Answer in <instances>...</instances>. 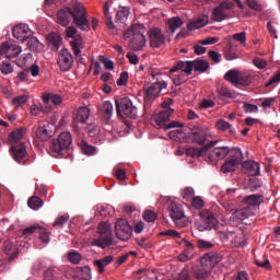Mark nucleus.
<instances>
[{"instance_id": "nucleus-60", "label": "nucleus", "mask_w": 280, "mask_h": 280, "mask_svg": "<svg viewBox=\"0 0 280 280\" xmlns=\"http://www.w3.org/2000/svg\"><path fill=\"white\" fill-rule=\"evenodd\" d=\"M233 40L245 45V43L247 42V34L245 32L236 33L235 35H233Z\"/></svg>"}, {"instance_id": "nucleus-57", "label": "nucleus", "mask_w": 280, "mask_h": 280, "mask_svg": "<svg viewBox=\"0 0 280 280\" xmlns=\"http://www.w3.org/2000/svg\"><path fill=\"white\" fill-rule=\"evenodd\" d=\"M208 55H209V58H210L211 61H213L214 63H221V61H222V55L221 54H219L215 50H209Z\"/></svg>"}, {"instance_id": "nucleus-55", "label": "nucleus", "mask_w": 280, "mask_h": 280, "mask_svg": "<svg viewBox=\"0 0 280 280\" xmlns=\"http://www.w3.org/2000/svg\"><path fill=\"white\" fill-rule=\"evenodd\" d=\"M160 129L167 131L171 128H183V124L178 122V121H172V122H164L163 125H159Z\"/></svg>"}, {"instance_id": "nucleus-33", "label": "nucleus", "mask_w": 280, "mask_h": 280, "mask_svg": "<svg viewBox=\"0 0 280 280\" xmlns=\"http://www.w3.org/2000/svg\"><path fill=\"white\" fill-rule=\"evenodd\" d=\"M128 14H130V9L128 7H122L116 12L115 23L116 24H125L128 20Z\"/></svg>"}, {"instance_id": "nucleus-50", "label": "nucleus", "mask_w": 280, "mask_h": 280, "mask_svg": "<svg viewBox=\"0 0 280 280\" xmlns=\"http://www.w3.org/2000/svg\"><path fill=\"white\" fill-rule=\"evenodd\" d=\"M27 101H28V96L26 95L15 96L14 98H12V106H14L15 108H19L20 106H23L24 104H26Z\"/></svg>"}, {"instance_id": "nucleus-11", "label": "nucleus", "mask_w": 280, "mask_h": 280, "mask_svg": "<svg viewBox=\"0 0 280 280\" xmlns=\"http://www.w3.org/2000/svg\"><path fill=\"white\" fill-rule=\"evenodd\" d=\"M166 88L167 83L165 81H158L151 83L150 86H144L142 89L144 91V105L148 106L150 102L156 100L161 92Z\"/></svg>"}, {"instance_id": "nucleus-27", "label": "nucleus", "mask_w": 280, "mask_h": 280, "mask_svg": "<svg viewBox=\"0 0 280 280\" xmlns=\"http://www.w3.org/2000/svg\"><path fill=\"white\" fill-rule=\"evenodd\" d=\"M208 24H209L208 16H201V18L189 21L186 27L188 28V31H197V30H200L201 27H205Z\"/></svg>"}, {"instance_id": "nucleus-52", "label": "nucleus", "mask_w": 280, "mask_h": 280, "mask_svg": "<svg viewBox=\"0 0 280 280\" xmlns=\"http://www.w3.org/2000/svg\"><path fill=\"white\" fill-rule=\"evenodd\" d=\"M68 221H69V215L63 214L61 217H58L57 220H55V223L52 224V226L62 229Z\"/></svg>"}, {"instance_id": "nucleus-4", "label": "nucleus", "mask_w": 280, "mask_h": 280, "mask_svg": "<svg viewBox=\"0 0 280 280\" xmlns=\"http://www.w3.org/2000/svg\"><path fill=\"white\" fill-rule=\"evenodd\" d=\"M144 25H132L124 33V39L129 40V48L133 51L142 50L145 46Z\"/></svg>"}, {"instance_id": "nucleus-1", "label": "nucleus", "mask_w": 280, "mask_h": 280, "mask_svg": "<svg viewBox=\"0 0 280 280\" xmlns=\"http://www.w3.org/2000/svg\"><path fill=\"white\" fill-rule=\"evenodd\" d=\"M86 15L88 13L83 4L81 2H74L70 8H63L57 12V23L62 27H67L72 19L74 25L79 27L80 31H90L91 23H89Z\"/></svg>"}, {"instance_id": "nucleus-40", "label": "nucleus", "mask_w": 280, "mask_h": 280, "mask_svg": "<svg viewBox=\"0 0 280 280\" xmlns=\"http://www.w3.org/2000/svg\"><path fill=\"white\" fill-rule=\"evenodd\" d=\"M54 110V106H40V108L36 105H32V107H30V114H32L33 116H37L39 115V113H44V114H48L51 113Z\"/></svg>"}, {"instance_id": "nucleus-34", "label": "nucleus", "mask_w": 280, "mask_h": 280, "mask_svg": "<svg viewBox=\"0 0 280 280\" xmlns=\"http://www.w3.org/2000/svg\"><path fill=\"white\" fill-rule=\"evenodd\" d=\"M103 16L105 18L106 27L110 31L115 30V25L113 22V15H110V12H109L108 2H105V4L103 5Z\"/></svg>"}, {"instance_id": "nucleus-53", "label": "nucleus", "mask_w": 280, "mask_h": 280, "mask_svg": "<svg viewBox=\"0 0 280 280\" xmlns=\"http://www.w3.org/2000/svg\"><path fill=\"white\" fill-rule=\"evenodd\" d=\"M0 70L3 75H9L10 73H13V67L9 61H2Z\"/></svg>"}, {"instance_id": "nucleus-38", "label": "nucleus", "mask_w": 280, "mask_h": 280, "mask_svg": "<svg viewBox=\"0 0 280 280\" xmlns=\"http://www.w3.org/2000/svg\"><path fill=\"white\" fill-rule=\"evenodd\" d=\"M218 94L222 100H234L235 93L234 91L230 90L226 85H222L218 89Z\"/></svg>"}, {"instance_id": "nucleus-59", "label": "nucleus", "mask_w": 280, "mask_h": 280, "mask_svg": "<svg viewBox=\"0 0 280 280\" xmlns=\"http://www.w3.org/2000/svg\"><path fill=\"white\" fill-rule=\"evenodd\" d=\"M220 238H222L223 241L234 242L235 231L220 232Z\"/></svg>"}, {"instance_id": "nucleus-48", "label": "nucleus", "mask_w": 280, "mask_h": 280, "mask_svg": "<svg viewBox=\"0 0 280 280\" xmlns=\"http://www.w3.org/2000/svg\"><path fill=\"white\" fill-rule=\"evenodd\" d=\"M58 277V270L56 268H48L46 271H44V279L45 280H57Z\"/></svg>"}, {"instance_id": "nucleus-35", "label": "nucleus", "mask_w": 280, "mask_h": 280, "mask_svg": "<svg viewBox=\"0 0 280 280\" xmlns=\"http://www.w3.org/2000/svg\"><path fill=\"white\" fill-rule=\"evenodd\" d=\"M174 113L173 109H164L159 113L158 117H155V125L163 126L167 121H170V117Z\"/></svg>"}, {"instance_id": "nucleus-20", "label": "nucleus", "mask_w": 280, "mask_h": 280, "mask_svg": "<svg viewBox=\"0 0 280 280\" xmlns=\"http://www.w3.org/2000/svg\"><path fill=\"white\" fill-rule=\"evenodd\" d=\"M222 261V256L215 252H211L202 256L200 262L205 268H214L219 262Z\"/></svg>"}, {"instance_id": "nucleus-29", "label": "nucleus", "mask_w": 280, "mask_h": 280, "mask_svg": "<svg viewBox=\"0 0 280 280\" xmlns=\"http://www.w3.org/2000/svg\"><path fill=\"white\" fill-rule=\"evenodd\" d=\"M26 133V129L20 128L15 129L14 131H11L10 136H8V142H10L11 145H18L19 142L22 141L23 136Z\"/></svg>"}, {"instance_id": "nucleus-13", "label": "nucleus", "mask_w": 280, "mask_h": 280, "mask_svg": "<svg viewBox=\"0 0 280 280\" xmlns=\"http://www.w3.org/2000/svg\"><path fill=\"white\" fill-rule=\"evenodd\" d=\"M73 65H74L73 54L67 48H62L61 50H59V54H58L59 70H61V72H69L73 68Z\"/></svg>"}, {"instance_id": "nucleus-56", "label": "nucleus", "mask_w": 280, "mask_h": 280, "mask_svg": "<svg viewBox=\"0 0 280 280\" xmlns=\"http://www.w3.org/2000/svg\"><path fill=\"white\" fill-rule=\"evenodd\" d=\"M160 236H168L174 240L180 238V233L175 230H165L163 232H160Z\"/></svg>"}, {"instance_id": "nucleus-46", "label": "nucleus", "mask_w": 280, "mask_h": 280, "mask_svg": "<svg viewBox=\"0 0 280 280\" xmlns=\"http://www.w3.org/2000/svg\"><path fill=\"white\" fill-rule=\"evenodd\" d=\"M255 265H257L259 268H264L266 270L271 269V265L269 261V258L266 257V255L262 256V258H255L254 260Z\"/></svg>"}, {"instance_id": "nucleus-7", "label": "nucleus", "mask_w": 280, "mask_h": 280, "mask_svg": "<svg viewBox=\"0 0 280 280\" xmlns=\"http://www.w3.org/2000/svg\"><path fill=\"white\" fill-rule=\"evenodd\" d=\"M167 211L176 228L184 229L185 226L188 225L189 219L184 213L183 206L176 202H171V205H168Z\"/></svg>"}, {"instance_id": "nucleus-36", "label": "nucleus", "mask_w": 280, "mask_h": 280, "mask_svg": "<svg viewBox=\"0 0 280 280\" xmlns=\"http://www.w3.org/2000/svg\"><path fill=\"white\" fill-rule=\"evenodd\" d=\"M43 100L46 106H51L49 103H52L54 106H60L62 103V97L58 94H46Z\"/></svg>"}, {"instance_id": "nucleus-54", "label": "nucleus", "mask_w": 280, "mask_h": 280, "mask_svg": "<svg viewBox=\"0 0 280 280\" xmlns=\"http://www.w3.org/2000/svg\"><path fill=\"white\" fill-rule=\"evenodd\" d=\"M27 48L30 51H36L37 47H39V40H37V37H28L27 38Z\"/></svg>"}, {"instance_id": "nucleus-64", "label": "nucleus", "mask_w": 280, "mask_h": 280, "mask_svg": "<svg viewBox=\"0 0 280 280\" xmlns=\"http://www.w3.org/2000/svg\"><path fill=\"white\" fill-rule=\"evenodd\" d=\"M81 279L83 280H92V271L89 267L81 268Z\"/></svg>"}, {"instance_id": "nucleus-22", "label": "nucleus", "mask_w": 280, "mask_h": 280, "mask_svg": "<svg viewBox=\"0 0 280 280\" xmlns=\"http://www.w3.org/2000/svg\"><path fill=\"white\" fill-rule=\"evenodd\" d=\"M98 115L102 117L104 121L108 122L114 115L113 103H110L109 101L103 102L102 105L98 106Z\"/></svg>"}, {"instance_id": "nucleus-43", "label": "nucleus", "mask_w": 280, "mask_h": 280, "mask_svg": "<svg viewBox=\"0 0 280 280\" xmlns=\"http://www.w3.org/2000/svg\"><path fill=\"white\" fill-rule=\"evenodd\" d=\"M167 26L172 33H175V31H177L180 26H183V20H180L179 18L168 19Z\"/></svg>"}, {"instance_id": "nucleus-17", "label": "nucleus", "mask_w": 280, "mask_h": 280, "mask_svg": "<svg viewBox=\"0 0 280 280\" xmlns=\"http://www.w3.org/2000/svg\"><path fill=\"white\" fill-rule=\"evenodd\" d=\"M147 34L149 35V44L151 48H160L165 44L166 36L160 28H150Z\"/></svg>"}, {"instance_id": "nucleus-24", "label": "nucleus", "mask_w": 280, "mask_h": 280, "mask_svg": "<svg viewBox=\"0 0 280 280\" xmlns=\"http://www.w3.org/2000/svg\"><path fill=\"white\" fill-rule=\"evenodd\" d=\"M182 242L184 243L185 249L182 254L177 255V261H189L194 257V245L185 238H182Z\"/></svg>"}, {"instance_id": "nucleus-23", "label": "nucleus", "mask_w": 280, "mask_h": 280, "mask_svg": "<svg viewBox=\"0 0 280 280\" xmlns=\"http://www.w3.org/2000/svg\"><path fill=\"white\" fill-rule=\"evenodd\" d=\"M192 62L191 61H177L168 72L176 73L180 71L182 73H185L186 75H191L192 73Z\"/></svg>"}, {"instance_id": "nucleus-18", "label": "nucleus", "mask_w": 280, "mask_h": 280, "mask_svg": "<svg viewBox=\"0 0 280 280\" xmlns=\"http://www.w3.org/2000/svg\"><path fill=\"white\" fill-rule=\"evenodd\" d=\"M20 54H22V48L19 45L13 44L11 42H5L0 47V55H5L8 59H13L18 57Z\"/></svg>"}, {"instance_id": "nucleus-6", "label": "nucleus", "mask_w": 280, "mask_h": 280, "mask_svg": "<svg viewBox=\"0 0 280 280\" xmlns=\"http://www.w3.org/2000/svg\"><path fill=\"white\" fill-rule=\"evenodd\" d=\"M98 234L101 237L93 240V246L104 249L113 245V230H110V225L108 223L102 222L98 224Z\"/></svg>"}, {"instance_id": "nucleus-8", "label": "nucleus", "mask_w": 280, "mask_h": 280, "mask_svg": "<svg viewBox=\"0 0 280 280\" xmlns=\"http://www.w3.org/2000/svg\"><path fill=\"white\" fill-rule=\"evenodd\" d=\"M224 80L231 82L233 86L241 89V86H249V84H252V73L229 70L226 74H224Z\"/></svg>"}, {"instance_id": "nucleus-45", "label": "nucleus", "mask_w": 280, "mask_h": 280, "mask_svg": "<svg viewBox=\"0 0 280 280\" xmlns=\"http://www.w3.org/2000/svg\"><path fill=\"white\" fill-rule=\"evenodd\" d=\"M67 258H68V261L72 262L74 265H79L80 261H82V259H83L82 255L75 250L68 252Z\"/></svg>"}, {"instance_id": "nucleus-21", "label": "nucleus", "mask_w": 280, "mask_h": 280, "mask_svg": "<svg viewBox=\"0 0 280 280\" xmlns=\"http://www.w3.org/2000/svg\"><path fill=\"white\" fill-rule=\"evenodd\" d=\"M52 125L49 122L38 125L36 129V137L38 140L48 141L50 138H52Z\"/></svg>"}, {"instance_id": "nucleus-42", "label": "nucleus", "mask_w": 280, "mask_h": 280, "mask_svg": "<svg viewBox=\"0 0 280 280\" xmlns=\"http://www.w3.org/2000/svg\"><path fill=\"white\" fill-rule=\"evenodd\" d=\"M247 209L248 208L236 210L235 212L232 213L231 219L233 221H235V222H240V221L246 220L248 218Z\"/></svg>"}, {"instance_id": "nucleus-16", "label": "nucleus", "mask_w": 280, "mask_h": 280, "mask_svg": "<svg viewBox=\"0 0 280 280\" xmlns=\"http://www.w3.org/2000/svg\"><path fill=\"white\" fill-rule=\"evenodd\" d=\"M208 137H210V131L206 127H197L192 131H190L189 136H187L188 140L192 143H197L202 145L208 141Z\"/></svg>"}, {"instance_id": "nucleus-19", "label": "nucleus", "mask_w": 280, "mask_h": 280, "mask_svg": "<svg viewBox=\"0 0 280 280\" xmlns=\"http://www.w3.org/2000/svg\"><path fill=\"white\" fill-rule=\"evenodd\" d=\"M33 32L28 28V25L20 24L15 25L12 28V36L21 43L26 42L30 37H32Z\"/></svg>"}, {"instance_id": "nucleus-2", "label": "nucleus", "mask_w": 280, "mask_h": 280, "mask_svg": "<svg viewBox=\"0 0 280 280\" xmlns=\"http://www.w3.org/2000/svg\"><path fill=\"white\" fill-rule=\"evenodd\" d=\"M219 143L218 140L209 141L202 148H188L185 153L188 158H205L208 155V159L211 164H217L218 161H222L229 155L231 159L232 150L228 147H218L210 151L214 145ZM210 151V152H209Z\"/></svg>"}, {"instance_id": "nucleus-12", "label": "nucleus", "mask_w": 280, "mask_h": 280, "mask_svg": "<svg viewBox=\"0 0 280 280\" xmlns=\"http://www.w3.org/2000/svg\"><path fill=\"white\" fill-rule=\"evenodd\" d=\"M244 155L241 149H232L231 158L222 165V173L230 174L238 167V165L243 162Z\"/></svg>"}, {"instance_id": "nucleus-10", "label": "nucleus", "mask_w": 280, "mask_h": 280, "mask_svg": "<svg viewBox=\"0 0 280 280\" xmlns=\"http://www.w3.org/2000/svg\"><path fill=\"white\" fill-rule=\"evenodd\" d=\"M66 37L71 38L70 45L74 56L79 57L84 48V42L82 35L78 34V30L74 26H69L66 28Z\"/></svg>"}, {"instance_id": "nucleus-30", "label": "nucleus", "mask_w": 280, "mask_h": 280, "mask_svg": "<svg viewBox=\"0 0 280 280\" xmlns=\"http://www.w3.org/2000/svg\"><path fill=\"white\" fill-rule=\"evenodd\" d=\"M90 116V110L86 106H81L79 109H77V113L74 115V121L77 124H86Z\"/></svg>"}, {"instance_id": "nucleus-44", "label": "nucleus", "mask_w": 280, "mask_h": 280, "mask_svg": "<svg viewBox=\"0 0 280 280\" xmlns=\"http://www.w3.org/2000/svg\"><path fill=\"white\" fill-rule=\"evenodd\" d=\"M44 202L39 197H30L27 200V206L30 209L37 210L40 209Z\"/></svg>"}, {"instance_id": "nucleus-26", "label": "nucleus", "mask_w": 280, "mask_h": 280, "mask_svg": "<svg viewBox=\"0 0 280 280\" xmlns=\"http://www.w3.org/2000/svg\"><path fill=\"white\" fill-rule=\"evenodd\" d=\"M47 40L50 50L57 51L60 49L62 44V37L59 34H57L56 32L50 33L47 37Z\"/></svg>"}, {"instance_id": "nucleus-47", "label": "nucleus", "mask_w": 280, "mask_h": 280, "mask_svg": "<svg viewBox=\"0 0 280 280\" xmlns=\"http://www.w3.org/2000/svg\"><path fill=\"white\" fill-rule=\"evenodd\" d=\"M228 19V14L221 8L213 9V20L215 22H222Z\"/></svg>"}, {"instance_id": "nucleus-49", "label": "nucleus", "mask_w": 280, "mask_h": 280, "mask_svg": "<svg viewBox=\"0 0 280 280\" xmlns=\"http://www.w3.org/2000/svg\"><path fill=\"white\" fill-rule=\"evenodd\" d=\"M215 127L220 130V131H226L229 130L231 133H234V129L232 128L230 122H226L225 120L221 119L218 121V124H215Z\"/></svg>"}, {"instance_id": "nucleus-25", "label": "nucleus", "mask_w": 280, "mask_h": 280, "mask_svg": "<svg viewBox=\"0 0 280 280\" xmlns=\"http://www.w3.org/2000/svg\"><path fill=\"white\" fill-rule=\"evenodd\" d=\"M242 171L248 176H258L260 175V164L256 161H245L242 164Z\"/></svg>"}, {"instance_id": "nucleus-15", "label": "nucleus", "mask_w": 280, "mask_h": 280, "mask_svg": "<svg viewBox=\"0 0 280 280\" xmlns=\"http://www.w3.org/2000/svg\"><path fill=\"white\" fill-rule=\"evenodd\" d=\"M11 158L19 164L25 165L28 161V154L26 151V145L23 142L19 144H12L10 149Z\"/></svg>"}, {"instance_id": "nucleus-14", "label": "nucleus", "mask_w": 280, "mask_h": 280, "mask_svg": "<svg viewBox=\"0 0 280 280\" xmlns=\"http://www.w3.org/2000/svg\"><path fill=\"white\" fill-rule=\"evenodd\" d=\"M115 234L122 242L131 238L132 228L126 219H118L115 224Z\"/></svg>"}, {"instance_id": "nucleus-5", "label": "nucleus", "mask_w": 280, "mask_h": 280, "mask_svg": "<svg viewBox=\"0 0 280 280\" xmlns=\"http://www.w3.org/2000/svg\"><path fill=\"white\" fill-rule=\"evenodd\" d=\"M115 106H116V114H118V116L124 115L125 117L132 120L137 118L138 109L132 104V101L128 96L115 100Z\"/></svg>"}, {"instance_id": "nucleus-63", "label": "nucleus", "mask_w": 280, "mask_h": 280, "mask_svg": "<svg viewBox=\"0 0 280 280\" xmlns=\"http://www.w3.org/2000/svg\"><path fill=\"white\" fill-rule=\"evenodd\" d=\"M101 62L105 67V70H114V61L109 60L108 58L101 56L100 57Z\"/></svg>"}, {"instance_id": "nucleus-41", "label": "nucleus", "mask_w": 280, "mask_h": 280, "mask_svg": "<svg viewBox=\"0 0 280 280\" xmlns=\"http://www.w3.org/2000/svg\"><path fill=\"white\" fill-rule=\"evenodd\" d=\"M80 148L81 151L83 152V154L88 155V156H92L93 154L96 153V148L93 147L92 144H89L86 141L82 140L80 142Z\"/></svg>"}, {"instance_id": "nucleus-32", "label": "nucleus", "mask_w": 280, "mask_h": 280, "mask_svg": "<svg viewBox=\"0 0 280 280\" xmlns=\"http://www.w3.org/2000/svg\"><path fill=\"white\" fill-rule=\"evenodd\" d=\"M190 62H192V69L195 72L206 73L210 68V63L203 59H197Z\"/></svg>"}, {"instance_id": "nucleus-62", "label": "nucleus", "mask_w": 280, "mask_h": 280, "mask_svg": "<svg viewBox=\"0 0 280 280\" xmlns=\"http://www.w3.org/2000/svg\"><path fill=\"white\" fill-rule=\"evenodd\" d=\"M142 218L145 220V222H154L156 221V213H154L152 210H147L144 214H142Z\"/></svg>"}, {"instance_id": "nucleus-9", "label": "nucleus", "mask_w": 280, "mask_h": 280, "mask_svg": "<svg viewBox=\"0 0 280 280\" xmlns=\"http://www.w3.org/2000/svg\"><path fill=\"white\" fill-rule=\"evenodd\" d=\"M199 223H197V230L199 232L211 231L217 229L218 219L209 210L199 211Z\"/></svg>"}, {"instance_id": "nucleus-31", "label": "nucleus", "mask_w": 280, "mask_h": 280, "mask_svg": "<svg viewBox=\"0 0 280 280\" xmlns=\"http://www.w3.org/2000/svg\"><path fill=\"white\" fill-rule=\"evenodd\" d=\"M212 269L200 265L194 268L192 275L197 280H206Z\"/></svg>"}, {"instance_id": "nucleus-51", "label": "nucleus", "mask_w": 280, "mask_h": 280, "mask_svg": "<svg viewBox=\"0 0 280 280\" xmlns=\"http://www.w3.org/2000/svg\"><path fill=\"white\" fill-rule=\"evenodd\" d=\"M224 59L232 61L238 59V55L232 49V45H229L226 50H224Z\"/></svg>"}, {"instance_id": "nucleus-3", "label": "nucleus", "mask_w": 280, "mask_h": 280, "mask_svg": "<svg viewBox=\"0 0 280 280\" xmlns=\"http://www.w3.org/2000/svg\"><path fill=\"white\" fill-rule=\"evenodd\" d=\"M73 149V136L69 131H63L58 138L50 141V152L55 158H67Z\"/></svg>"}, {"instance_id": "nucleus-58", "label": "nucleus", "mask_w": 280, "mask_h": 280, "mask_svg": "<svg viewBox=\"0 0 280 280\" xmlns=\"http://www.w3.org/2000/svg\"><path fill=\"white\" fill-rule=\"evenodd\" d=\"M197 246L201 250H209L210 248H213V244L205 240H198Z\"/></svg>"}, {"instance_id": "nucleus-37", "label": "nucleus", "mask_w": 280, "mask_h": 280, "mask_svg": "<svg viewBox=\"0 0 280 280\" xmlns=\"http://www.w3.org/2000/svg\"><path fill=\"white\" fill-rule=\"evenodd\" d=\"M244 202L248 207H260V203L262 202V197L260 195L253 194V195L246 196L244 198Z\"/></svg>"}, {"instance_id": "nucleus-39", "label": "nucleus", "mask_w": 280, "mask_h": 280, "mask_svg": "<svg viewBox=\"0 0 280 280\" xmlns=\"http://www.w3.org/2000/svg\"><path fill=\"white\" fill-rule=\"evenodd\" d=\"M168 138L172 141L182 142V141H185V139H187V133H185L183 129H176V130L168 131Z\"/></svg>"}, {"instance_id": "nucleus-61", "label": "nucleus", "mask_w": 280, "mask_h": 280, "mask_svg": "<svg viewBox=\"0 0 280 280\" xmlns=\"http://www.w3.org/2000/svg\"><path fill=\"white\" fill-rule=\"evenodd\" d=\"M128 82V72L124 71L122 73H120L119 79L116 80V84L118 86H126Z\"/></svg>"}, {"instance_id": "nucleus-28", "label": "nucleus", "mask_w": 280, "mask_h": 280, "mask_svg": "<svg viewBox=\"0 0 280 280\" xmlns=\"http://www.w3.org/2000/svg\"><path fill=\"white\" fill-rule=\"evenodd\" d=\"M114 257L113 255H107L105 258L94 260V267L97 268L98 275H104L105 267H107L109 264H113Z\"/></svg>"}]
</instances>
